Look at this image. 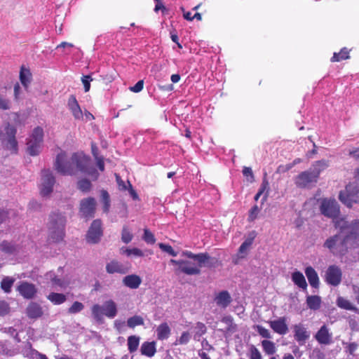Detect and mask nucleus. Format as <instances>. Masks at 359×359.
I'll return each instance as SVG.
<instances>
[{
	"mask_svg": "<svg viewBox=\"0 0 359 359\" xmlns=\"http://www.w3.org/2000/svg\"><path fill=\"white\" fill-rule=\"evenodd\" d=\"M351 241L353 238L348 232L344 236L337 233L327 238L323 247L334 256L343 257L348 252V245Z\"/></svg>",
	"mask_w": 359,
	"mask_h": 359,
	"instance_id": "2",
	"label": "nucleus"
},
{
	"mask_svg": "<svg viewBox=\"0 0 359 359\" xmlns=\"http://www.w3.org/2000/svg\"><path fill=\"white\" fill-rule=\"evenodd\" d=\"M10 109V102L8 100L4 98L0 94V109L6 110Z\"/></svg>",
	"mask_w": 359,
	"mask_h": 359,
	"instance_id": "64",
	"label": "nucleus"
},
{
	"mask_svg": "<svg viewBox=\"0 0 359 359\" xmlns=\"http://www.w3.org/2000/svg\"><path fill=\"white\" fill-rule=\"evenodd\" d=\"M0 248L3 252L8 254H12L15 250V246L6 241L0 244Z\"/></svg>",
	"mask_w": 359,
	"mask_h": 359,
	"instance_id": "49",
	"label": "nucleus"
},
{
	"mask_svg": "<svg viewBox=\"0 0 359 359\" xmlns=\"http://www.w3.org/2000/svg\"><path fill=\"white\" fill-rule=\"evenodd\" d=\"M106 271L108 273L125 274L129 271V268L117 260H111L106 265Z\"/></svg>",
	"mask_w": 359,
	"mask_h": 359,
	"instance_id": "19",
	"label": "nucleus"
},
{
	"mask_svg": "<svg viewBox=\"0 0 359 359\" xmlns=\"http://www.w3.org/2000/svg\"><path fill=\"white\" fill-rule=\"evenodd\" d=\"M67 106L76 120H81L83 118V114L75 95H70L68 99Z\"/></svg>",
	"mask_w": 359,
	"mask_h": 359,
	"instance_id": "18",
	"label": "nucleus"
},
{
	"mask_svg": "<svg viewBox=\"0 0 359 359\" xmlns=\"http://www.w3.org/2000/svg\"><path fill=\"white\" fill-rule=\"evenodd\" d=\"M10 311V306L8 304L4 301L0 302V316H4L7 314Z\"/></svg>",
	"mask_w": 359,
	"mask_h": 359,
	"instance_id": "59",
	"label": "nucleus"
},
{
	"mask_svg": "<svg viewBox=\"0 0 359 359\" xmlns=\"http://www.w3.org/2000/svg\"><path fill=\"white\" fill-rule=\"evenodd\" d=\"M351 50L346 47L342 48L339 53H334L333 56L331 57L332 62H341L342 60H348L350 57L349 53Z\"/></svg>",
	"mask_w": 359,
	"mask_h": 359,
	"instance_id": "30",
	"label": "nucleus"
},
{
	"mask_svg": "<svg viewBox=\"0 0 359 359\" xmlns=\"http://www.w3.org/2000/svg\"><path fill=\"white\" fill-rule=\"evenodd\" d=\"M260 211V209L257 206V205H255L252 207V208L249 211L248 222H253L257 217V215Z\"/></svg>",
	"mask_w": 359,
	"mask_h": 359,
	"instance_id": "52",
	"label": "nucleus"
},
{
	"mask_svg": "<svg viewBox=\"0 0 359 359\" xmlns=\"http://www.w3.org/2000/svg\"><path fill=\"white\" fill-rule=\"evenodd\" d=\"M264 352L269 355H272L276 352V346L273 341L264 339L261 342Z\"/></svg>",
	"mask_w": 359,
	"mask_h": 359,
	"instance_id": "34",
	"label": "nucleus"
},
{
	"mask_svg": "<svg viewBox=\"0 0 359 359\" xmlns=\"http://www.w3.org/2000/svg\"><path fill=\"white\" fill-rule=\"evenodd\" d=\"M305 274L308 278L309 283L311 287L318 288L319 278L316 270L311 266L305 269Z\"/></svg>",
	"mask_w": 359,
	"mask_h": 359,
	"instance_id": "22",
	"label": "nucleus"
},
{
	"mask_svg": "<svg viewBox=\"0 0 359 359\" xmlns=\"http://www.w3.org/2000/svg\"><path fill=\"white\" fill-rule=\"evenodd\" d=\"M8 149L10 150H11L13 153H17V151H18V142H17L15 137H14V138H9L8 141Z\"/></svg>",
	"mask_w": 359,
	"mask_h": 359,
	"instance_id": "60",
	"label": "nucleus"
},
{
	"mask_svg": "<svg viewBox=\"0 0 359 359\" xmlns=\"http://www.w3.org/2000/svg\"><path fill=\"white\" fill-rule=\"evenodd\" d=\"M101 200L103 203V211L105 213L109 212L110 208V196L107 191H101Z\"/></svg>",
	"mask_w": 359,
	"mask_h": 359,
	"instance_id": "40",
	"label": "nucleus"
},
{
	"mask_svg": "<svg viewBox=\"0 0 359 359\" xmlns=\"http://www.w3.org/2000/svg\"><path fill=\"white\" fill-rule=\"evenodd\" d=\"M306 302L308 308L313 311L318 310L321 306V298L318 295H308Z\"/></svg>",
	"mask_w": 359,
	"mask_h": 359,
	"instance_id": "28",
	"label": "nucleus"
},
{
	"mask_svg": "<svg viewBox=\"0 0 359 359\" xmlns=\"http://www.w3.org/2000/svg\"><path fill=\"white\" fill-rule=\"evenodd\" d=\"M92 78L89 75L83 76L81 78V81L83 85L84 91L86 93L88 92L90 88V81H92Z\"/></svg>",
	"mask_w": 359,
	"mask_h": 359,
	"instance_id": "56",
	"label": "nucleus"
},
{
	"mask_svg": "<svg viewBox=\"0 0 359 359\" xmlns=\"http://www.w3.org/2000/svg\"><path fill=\"white\" fill-rule=\"evenodd\" d=\"M43 138V130L42 128L37 126L34 129L32 136L27 143V151L31 156H36L39 154Z\"/></svg>",
	"mask_w": 359,
	"mask_h": 359,
	"instance_id": "5",
	"label": "nucleus"
},
{
	"mask_svg": "<svg viewBox=\"0 0 359 359\" xmlns=\"http://www.w3.org/2000/svg\"><path fill=\"white\" fill-rule=\"evenodd\" d=\"M144 324L143 318L140 316H134L130 317L127 320V325L129 327L134 328L136 326L142 325Z\"/></svg>",
	"mask_w": 359,
	"mask_h": 359,
	"instance_id": "42",
	"label": "nucleus"
},
{
	"mask_svg": "<svg viewBox=\"0 0 359 359\" xmlns=\"http://www.w3.org/2000/svg\"><path fill=\"white\" fill-rule=\"evenodd\" d=\"M143 239L146 243L151 244H154L156 241L154 235L147 229H144Z\"/></svg>",
	"mask_w": 359,
	"mask_h": 359,
	"instance_id": "53",
	"label": "nucleus"
},
{
	"mask_svg": "<svg viewBox=\"0 0 359 359\" xmlns=\"http://www.w3.org/2000/svg\"><path fill=\"white\" fill-rule=\"evenodd\" d=\"M102 224V221L99 219L93 221L86 234L88 243L93 244L99 243L103 234Z\"/></svg>",
	"mask_w": 359,
	"mask_h": 359,
	"instance_id": "11",
	"label": "nucleus"
},
{
	"mask_svg": "<svg viewBox=\"0 0 359 359\" xmlns=\"http://www.w3.org/2000/svg\"><path fill=\"white\" fill-rule=\"evenodd\" d=\"M182 255L198 262L199 266H206L208 267H215L219 265L218 259L211 257L208 253L194 254L191 251H184Z\"/></svg>",
	"mask_w": 359,
	"mask_h": 359,
	"instance_id": "7",
	"label": "nucleus"
},
{
	"mask_svg": "<svg viewBox=\"0 0 359 359\" xmlns=\"http://www.w3.org/2000/svg\"><path fill=\"white\" fill-rule=\"evenodd\" d=\"M115 176H116V183L118 187V189L121 191L127 190L128 189V185H127L128 183L124 182L118 175L116 174Z\"/></svg>",
	"mask_w": 359,
	"mask_h": 359,
	"instance_id": "58",
	"label": "nucleus"
},
{
	"mask_svg": "<svg viewBox=\"0 0 359 359\" xmlns=\"http://www.w3.org/2000/svg\"><path fill=\"white\" fill-rule=\"evenodd\" d=\"M339 201L346 207L352 208L353 203H359V185L356 182L348 183L339 194Z\"/></svg>",
	"mask_w": 359,
	"mask_h": 359,
	"instance_id": "4",
	"label": "nucleus"
},
{
	"mask_svg": "<svg viewBox=\"0 0 359 359\" xmlns=\"http://www.w3.org/2000/svg\"><path fill=\"white\" fill-rule=\"evenodd\" d=\"M182 11H183L184 18L186 20L191 21L194 19H196L198 21H201L202 20L201 14L198 12H196L194 15H192L191 12L185 11L183 8H182Z\"/></svg>",
	"mask_w": 359,
	"mask_h": 359,
	"instance_id": "48",
	"label": "nucleus"
},
{
	"mask_svg": "<svg viewBox=\"0 0 359 359\" xmlns=\"http://www.w3.org/2000/svg\"><path fill=\"white\" fill-rule=\"evenodd\" d=\"M269 183L266 179V177H264L262 180V184L259 189V191L258 192L255 194V197H254V199L255 201H257L259 198V197L264 193V191H266V193L265 194V195L264 196L263 198H262V202H264L265 201H266V198L268 197V192H269Z\"/></svg>",
	"mask_w": 359,
	"mask_h": 359,
	"instance_id": "29",
	"label": "nucleus"
},
{
	"mask_svg": "<svg viewBox=\"0 0 359 359\" xmlns=\"http://www.w3.org/2000/svg\"><path fill=\"white\" fill-rule=\"evenodd\" d=\"M84 308L82 303L79 302H74L72 305L68 309V313L71 314L77 313L81 311Z\"/></svg>",
	"mask_w": 359,
	"mask_h": 359,
	"instance_id": "50",
	"label": "nucleus"
},
{
	"mask_svg": "<svg viewBox=\"0 0 359 359\" xmlns=\"http://www.w3.org/2000/svg\"><path fill=\"white\" fill-rule=\"evenodd\" d=\"M215 302L217 305L222 308L227 307L231 302V297L228 291L224 290L219 292L215 298Z\"/></svg>",
	"mask_w": 359,
	"mask_h": 359,
	"instance_id": "21",
	"label": "nucleus"
},
{
	"mask_svg": "<svg viewBox=\"0 0 359 359\" xmlns=\"http://www.w3.org/2000/svg\"><path fill=\"white\" fill-rule=\"evenodd\" d=\"M171 334V328L167 323L158 325V340H165Z\"/></svg>",
	"mask_w": 359,
	"mask_h": 359,
	"instance_id": "33",
	"label": "nucleus"
},
{
	"mask_svg": "<svg viewBox=\"0 0 359 359\" xmlns=\"http://www.w3.org/2000/svg\"><path fill=\"white\" fill-rule=\"evenodd\" d=\"M336 302L337 306L342 309L351 311L355 313L359 312V309L356 306H355L350 301L344 298L343 297H339L337 299Z\"/></svg>",
	"mask_w": 359,
	"mask_h": 359,
	"instance_id": "27",
	"label": "nucleus"
},
{
	"mask_svg": "<svg viewBox=\"0 0 359 359\" xmlns=\"http://www.w3.org/2000/svg\"><path fill=\"white\" fill-rule=\"evenodd\" d=\"M55 183V179L50 170H41V182L40 187V194L43 196L50 195L53 189Z\"/></svg>",
	"mask_w": 359,
	"mask_h": 359,
	"instance_id": "10",
	"label": "nucleus"
},
{
	"mask_svg": "<svg viewBox=\"0 0 359 359\" xmlns=\"http://www.w3.org/2000/svg\"><path fill=\"white\" fill-rule=\"evenodd\" d=\"M54 168L63 175H75L80 172L87 174L93 180L99 177L97 170L91 165L90 158L81 152L74 153L68 157L65 151H61L56 156Z\"/></svg>",
	"mask_w": 359,
	"mask_h": 359,
	"instance_id": "1",
	"label": "nucleus"
},
{
	"mask_svg": "<svg viewBox=\"0 0 359 359\" xmlns=\"http://www.w3.org/2000/svg\"><path fill=\"white\" fill-rule=\"evenodd\" d=\"M170 262L178 266V269L187 275H198L201 273V267L199 264L196 266L187 260H175L171 259Z\"/></svg>",
	"mask_w": 359,
	"mask_h": 359,
	"instance_id": "12",
	"label": "nucleus"
},
{
	"mask_svg": "<svg viewBox=\"0 0 359 359\" xmlns=\"http://www.w3.org/2000/svg\"><path fill=\"white\" fill-rule=\"evenodd\" d=\"M140 344V337L132 335L128 338V348L130 353H133L137 350Z\"/></svg>",
	"mask_w": 359,
	"mask_h": 359,
	"instance_id": "38",
	"label": "nucleus"
},
{
	"mask_svg": "<svg viewBox=\"0 0 359 359\" xmlns=\"http://www.w3.org/2000/svg\"><path fill=\"white\" fill-rule=\"evenodd\" d=\"M273 331L280 335H285L288 332V325L285 316L280 317L277 320L268 322Z\"/></svg>",
	"mask_w": 359,
	"mask_h": 359,
	"instance_id": "16",
	"label": "nucleus"
},
{
	"mask_svg": "<svg viewBox=\"0 0 359 359\" xmlns=\"http://www.w3.org/2000/svg\"><path fill=\"white\" fill-rule=\"evenodd\" d=\"M292 280L297 287L302 288L304 291H306L307 283L302 272L298 271L293 272L292 273Z\"/></svg>",
	"mask_w": 359,
	"mask_h": 359,
	"instance_id": "26",
	"label": "nucleus"
},
{
	"mask_svg": "<svg viewBox=\"0 0 359 359\" xmlns=\"http://www.w3.org/2000/svg\"><path fill=\"white\" fill-rule=\"evenodd\" d=\"M97 202L93 197L83 198L79 204V214L81 217L88 220L95 217Z\"/></svg>",
	"mask_w": 359,
	"mask_h": 359,
	"instance_id": "6",
	"label": "nucleus"
},
{
	"mask_svg": "<svg viewBox=\"0 0 359 359\" xmlns=\"http://www.w3.org/2000/svg\"><path fill=\"white\" fill-rule=\"evenodd\" d=\"M26 314L29 318L36 319L43 316V311L38 303L30 302L26 309Z\"/></svg>",
	"mask_w": 359,
	"mask_h": 359,
	"instance_id": "20",
	"label": "nucleus"
},
{
	"mask_svg": "<svg viewBox=\"0 0 359 359\" xmlns=\"http://www.w3.org/2000/svg\"><path fill=\"white\" fill-rule=\"evenodd\" d=\"M77 188L83 193H88L91 190L92 184L87 179H81L77 182Z\"/></svg>",
	"mask_w": 359,
	"mask_h": 359,
	"instance_id": "41",
	"label": "nucleus"
},
{
	"mask_svg": "<svg viewBox=\"0 0 359 359\" xmlns=\"http://www.w3.org/2000/svg\"><path fill=\"white\" fill-rule=\"evenodd\" d=\"M329 166V161L325 159H322L320 161H315L313 164L310 170L316 176L318 179H319L320 175L321 172L325 170Z\"/></svg>",
	"mask_w": 359,
	"mask_h": 359,
	"instance_id": "23",
	"label": "nucleus"
},
{
	"mask_svg": "<svg viewBox=\"0 0 359 359\" xmlns=\"http://www.w3.org/2000/svg\"><path fill=\"white\" fill-rule=\"evenodd\" d=\"M15 282V279L12 277L6 276L1 282V288L6 292L10 293L11 287Z\"/></svg>",
	"mask_w": 359,
	"mask_h": 359,
	"instance_id": "39",
	"label": "nucleus"
},
{
	"mask_svg": "<svg viewBox=\"0 0 359 359\" xmlns=\"http://www.w3.org/2000/svg\"><path fill=\"white\" fill-rule=\"evenodd\" d=\"M6 133L9 137V138H14L15 137L16 134V129L14 126H11L10 124H8V126L6 128Z\"/></svg>",
	"mask_w": 359,
	"mask_h": 359,
	"instance_id": "63",
	"label": "nucleus"
},
{
	"mask_svg": "<svg viewBox=\"0 0 359 359\" xmlns=\"http://www.w3.org/2000/svg\"><path fill=\"white\" fill-rule=\"evenodd\" d=\"M255 236L248 238L239 247L238 252L241 254L246 252L248 249L252 245Z\"/></svg>",
	"mask_w": 359,
	"mask_h": 359,
	"instance_id": "45",
	"label": "nucleus"
},
{
	"mask_svg": "<svg viewBox=\"0 0 359 359\" xmlns=\"http://www.w3.org/2000/svg\"><path fill=\"white\" fill-rule=\"evenodd\" d=\"M141 353L144 355L151 357L156 353L155 342H144L140 348Z\"/></svg>",
	"mask_w": 359,
	"mask_h": 359,
	"instance_id": "31",
	"label": "nucleus"
},
{
	"mask_svg": "<svg viewBox=\"0 0 359 359\" xmlns=\"http://www.w3.org/2000/svg\"><path fill=\"white\" fill-rule=\"evenodd\" d=\"M104 315L109 318H113L116 316V304L113 300H108L103 304Z\"/></svg>",
	"mask_w": 359,
	"mask_h": 359,
	"instance_id": "24",
	"label": "nucleus"
},
{
	"mask_svg": "<svg viewBox=\"0 0 359 359\" xmlns=\"http://www.w3.org/2000/svg\"><path fill=\"white\" fill-rule=\"evenodd\" d=\"M123 283L126 286L131 289H136L140 285L142 280L140 276L133 274L125 276L123 279Z\"/></svg>",
	"mask_w": 359,
	"mask_h": 359,
	"instance_id": "25",
	"label": "nucleus"
},
{
	"mask_svg": "<svg viewBox=\"0 0 359 359\" xmlns=\"http://www.w3.org/2000/svg\"><path fill=\"white\" fill-rule=\"evenodd\" d=\"M125 253L127 256L134 255L135 257H142L144 255L142 251L138 248L126 249Z\"/></svg>",
	"mask_w": 359,
	"mask_h": 359,
	"instance_id": "57",
	"label": "nucleus"
},
{
	"mask_svg": "<svg viewBox=\"0 0 359 359\" xmlns=\"http://www.w3.org/2000/svg\"><path fill=\"white\" fill-rule=\"evenodd\" d=\"M320 212L328 218L335 219L340 213L339 205L335 199L323 198L320 205Z\"/></svg>",
	"mask_w": 359,
	"mask_h": 359,
	"instance_id": "8",
	"label": "nucleus"
},
{
	"mask_svg": "<svg viewBox=\"0 0 359 359\" xmlns=\"http://www.w3.org/2000/svg\"><path fill=\"white\" fill-rule=\"evenodd\" d=\"M66 217L59 212H53L49 217L48 230L49 241L59 243L63 241L65 232Z\"/></svg>",
	"mask_w": 359,
	"mask_h": 359,
	"instance_id": "3",
	"label": "nucleus"
},
{
	"mask_svg": "<svg viewBox=\"0 0 359 359\" xmlns=\"http://www.w3.org/2000/svg\"><path fill=\"white\" fill-rule=\"evenodd\" d=\"M333 219V223L335 229H338L340 232H343L345 229H350V224L346 221V217H336Z\"/></svg>",
	"mask_w": 359,
	"mask_h": 359,
	"instance_id": "36",
	"label": "nucleus"
},
{
	"mask_svg": "<svg viewBox=\"0 0 359 359\" xmlns=\"http://www.w3.org/2000/svg\"><path fill=\"white\" fill-rule=\"evenodd\" d=\"M315 339L319 344L329 345L332 342V335L327 325H323L314 335Z\"/></svg>",
	"mask_w": 359,
	"mask_h": 359,
	"instance_id": "17",
	"label": "nucleus"
},
{
	"mask_svg": "<svg viewBox=\"0 0 359 359\" xmlns=\"http://www.w3.org/2000/svg\"><path fill=\"white\" fill-rule=\"evenodd\" d=\"M121 239L125 243H130L133 239V235L126 227H123L121 233Z\"/></svg>",
	"mask_w": 359,
	"mask_h": 359,
	"instance_id": "54",
	"label": "nucleus"
},
{
	"mask_svg": "<svg viewBox=\"0 0 359 359\" xmlns=\"http://www.w3.org/2000/svg\"><path fill=\"white\" fill-rule=\"evenodd\" d=\"M243 175L245 177H250V179L249 180L250 182H252L254 181V175H253L251 168L244 167L243 169Z\"/></svg>",
	"mask_w": 359,
	"mask_h": 359,
	"instance_id": "62",
	"label": "nucleus"
},
{
	"mask_svg": "<svg viewBox=\"0 0 359 359\" xmlns=\"http://www.w3.org/2000/svg\"><path fill=\"white\" fill-rule=\"evenodd\" d=\"M255 330L258 332V334L265 339H271V332L265 327L262 325H256Z\"/></svg>",
	"mask_w": 359,
	"mask_h": 359,
	"instance_id": "51",
	"label": "nucleus"
},
{
	"mask_svg": "<svg viewBox=\"0 0 359 359\" xmlns=\"http://www.w3.org/2000/svg\"><path fill=\"white\" fill-rule=\"evenodd\" d=\"M294 339L300 345L303 346L310 337V332L302 323L292 326Z\"/></svg>",
	"mask_w": 359,
	"mask_h": 359,
	"instance_id": "14",
	"label": "nucleus"
},
{
	"mask_svg": "<svg viewBox=\"0 0 359 359\" xmlns=\"http://www.w3.org/2000/svg\"><path fill=\"white\" fill-rule=\"evenodd\" d=\"M144 81L140 80L133 86L130 87V90L134 93H139L143 89Z\"/></svg>",
	"mask_w": 359,
	"mask_h": 359,
	"instance_id": "61",
	"label": "nucleus"
},
{
	"mask_svg": "<svg viewBox=\"0 0 359 359\" xmlns=\"http://www.w3.org/2000/svg\"><path fill=\"white\" fill-rule=\"evenodd\" d=\"M32 79V74L28 69H25L23 67H21L20 72V80L21 83L27 88L29 84Z\"/></svg>",
	"mask_w": 359,
	"mask_h": 359,
	"instance_id": "35",
	"label": "nucleus"
},
{
	"mask_svg": "<svg viewBox=\"0 0 359 359\" xmlns=\"http://www.w3.org/2000/svg\"><path fill=\"white\" fill-rule=\"evenodd\" d=\"M325 281L332 286H337L341 281L342 273L338 266H330L325 272Z\"/></svg>",
	"mask_w": 359,
	"mask_h": 359,
	"instance_id": "13",
	"label": "nucleus"
},
{
	"mask_svg": "<svg viewBox=\"0 0 359 359\" xmlns=\"http://www.w3.org/2000/svg\"><path fill=\"white\" fill-rule=\"evenodd\" d=\"M47 299L53 304L59 305L66 302L67 297L62 293L50 292L47 296Z\"/></svg>",
	"mask_w": 359,
	"mask_h": 359,
	"instance_id": "32",
	"label": "nucleus"
},
{
	"mask_svg": "<svg viewBox=\"0 0 359 359\" xmlns=\"http://www.w3.org/2000/svg\"><path fill=\"white\" fill-rule=\"evenodd\" d=\"M91 311L92 315L95 320H100L102 318L104 315L103 306H101L99 304H95L93 306Z\"/></svg>",
	"mask_w": 359,
	"mask_h": 359,
	"instance_id": "43",
	"label": "nucleus"
},
{
	"mask_svg": "<svg viewBox=\"0 0 359 359\" xmlns=\"http://www.w3.org/2000/svg\"><path fill=\"white\" fill-rule=\"evenodd\" d=\"M249 359H262V354L255 345H251L249 348Z\"/></svg>",
	"mask_w": 359,
	"mask_h": 359,
	"instance_id": "46",
	"label": "nucleus"
},
{
	"mask_svg": "<svg viewBox=\"0 0 359 359\" xmlns=\"http://www.w3.org/2000/svg\"><path fill=\"white\" fill-rule=\"evenodd\" d=\"M17 291L25 299H32L36 296L37 288L33 283L27 281H21L17 287Z\"/></svg>",
	"mask_w": 359,
	"mask_h": 359,
	"instance_id": "15",
	"label": "nucleus"
},
{
	"mask_svg": "<svg viewBox=\"0 0 359 359\" xmlns=\"http://www.w3.org/2000/svg\"><path fill=\"white\" fill-rule=\"evenodd\" d=\"M348 233L353 238V242H355L359 238V219H354L350 223Z\"/></svg>",
	"mask_w": 359,
	"mask_h": 359,
	"instance_id": "37",
	"label": "nucleus"
},
{
	"mask_svg": "<svg viewBox=\"0 0 359 359\" xmlns=\"http://www.w3.org/2000/svg\"><path fill=\"white\" fill-rule=\"evenodd\" d=\"M191 339V334L189 332H183L181 336L176 340L175 345L187 344Z\"/></svg>",
	"mask_w": 359,
	"mask_h": 359,
	"instance_id": "47",
	"label": "nucleus"
},
{
	"mask_svg": "<svg viewBox=\"0 0 359 359\" xmlns=\"http://www.w3.org/2000/svg\"><path fill=\"white\" fill-rule=\"evenodd\" d=\"M158 247L165 252L175 257L177 255V252H175L173 248L170 245H166L163 243H158Z\"/></svg>",
	"mask_w": 359,
	"mask_h": 359,
	"instance_id": "55",
	"label": "nucleus"
},
{
	"mask_svg": "<svg viewBox=\"0 0 359 359\" xmlns=\"http://www.w3.org/2000/svg\"><path fill=\"white\" fill-rule=\"evenodd\" d=\"M318 179L309 169L300 172L294 179L296 186L301 189L311 188L317 183Z\"/></svg>",
	"mask_w": 359,
	"mask_h": 359,
	"instance_id": "9",
	"label": "nucleus"
},
{
	"mask_svg": "<svg viewBox=\"0 0 359 359\" xmlns=\"http://www.w3.org/2000/svg\"><path fill=\"white\" fill-rule=\"evenodd\" d=\"M207 332V327L205 325L201 322H198L195 326L194 339L198 338Z\"/></svg>",
	"mask_w": 359,
	"mask_h": 359,
	"instance_id": "44",
	"label": "nucleus"
}]
</instances>
